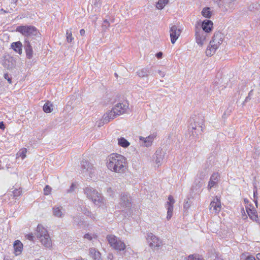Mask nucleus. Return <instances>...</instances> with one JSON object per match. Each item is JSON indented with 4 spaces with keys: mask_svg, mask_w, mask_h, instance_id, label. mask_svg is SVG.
I'll list each match as a JSON object with an SVG mask.
<instances>
[{
    "mask_svg": "<svg viewBox=\"0 0 260 260\" xmlns=\"http://www.w3.org/2000/svg\"><path fill=\"white\" fill-rule=\"evenodd\" d=\"M4 77L5 78V79L7 80V81H8V82L9 83H12V79H11V78H9V75H8V73L5 74L4 75Z\"/></svg>",
    "mask_w": 260,
    "mask_h": 260,
    "instance_id": "obj_44",
    "label": "nucleus"
},
{
    "mask_svg": "<svg viewBox=\"0 0 260 260\" xmlns=\"http://www.w3.org/2000/svg\"><path fill=\"white\" fill-rule=\"evenodd\" d=\"M204 119L201 115H194L190 119L189 129L192 130L198 129L197 127L200 128V131L203 132Z\"/></svg>",
    "mask_w": 260,
    "mask_h": 260,
    "instance_id": "obj_7",
    "label": "nucleus"
},
{
    "mask_svg": "<svg viewBox=\"0 0 260 260\" xmlns=\"http://www.w3.org/2000/svg\"><path fill=\"white\" fill-rule=\"evenodd\" d=\"M51 187L49 185H46L44 189V194L46 196L50 193L51 191Z\"/></svg>",
    "mask_w": 260,
    "mask_h": 260,
    "instance_id": "obj_39",
    "label": "nucleus"
},
{
    "mask_svg": "<svg viewBox=\"0 0 260 260\" xmlns=\"http://www.w3.org/2000/svg\"><path fill=\"white\" fill-rule=\"evenodd\" d=\"M49 235L48 231L43 225L39 224L37 228L36 236L39 239H41L44 237H48Z\"/></svg>",
    "mask_w": 260,
    "mask_h": 260,
    "instance_id": "obj_19",
    "label": "nucleus"
},
{
    "mask_svg": "<svg viewBox=\"0 0 260 260\" xmlns=\"http://www.w3.org/2000/svg\"><path fill=\"white\" fill-rule=\"evenodd\" d=\"M115 76H117V74L116 73H115Z\"/></svg>",
    "mask_w": 260,
    "mask_h": 260,
    "instance_id": "obj_63",
    "label": "nucleus"
},
{
    "mask_svg": "<svg viewBox=\"0 0 260 260\" xmlns=\"http://www.w3.org/2000/svg\"><path fill=\"white\" fill-rule=\"evenodd\" d=\"M76 184H74V183H72L71 186H70V189L68 190V192H71L72 191H73L75 189V188H76Z\"/></svg>",
    "mask_w": 260,
    "mask_h": 260,
    "instance_id": "obj_45",
    "label": "nucleus"
},
{
    "mask_svg": "<svg viewBox=\"0 0 260 260\" xmlns=\"http://www.w3.org/2000/svg\"><path fill=\"white\" fill-rule=\"evenodd\" d=\"M117 207L118 209L123 211H126L131 208V203L127 195L124 193L121 194L119 205Z\"/></svg>",
    "mask_w": 260,
    "mask_h": 260,
    "instance_id": "obj_11",
    "label": "nucleus"
},
{
    "mask_svg": "<svg viewBox=\"0 0 260 260\" xmlns=\"http://www.w3.org/2000/svg\"><path fill=\"white\" fill-rule=\"evenodd\" d=\"M99 0H95V2L94 3V5L96 6H98Z\"/></svg>",
    "mask_w": 260,
    "mask_h": 260,
    "instance_id": "obj_55",
    "label": "nucleus"
},
{
    "mask_svg": "<svg viewBox=\"0 0 260 260\" xmlns=\"http://www.w3.org/2000/svg\"><path fill=\"white\" fill-rule=\"evenodd\" d=\"M168 200L167 202L166 206H167V218L168 220H170L172 216L173 210V204L175 203V200L172 196H169L168 197Z\"/></svg>",
    "mask_w": 260,
    "mask_h": 260,
    "instance_id": "obj_17",
    "label": "nucleus"
},
{
    "mask_svg": "<svg viewBox=\"0 0 260 260\" xmlns=\"http://www.w3.org/2000/svg\"><path fill=\"white\" fill-rule=\"evenodd\" d=\"M162 56V53L161 52H159L156 54V56L158 58H161Z\"/></svg>",
    "mask_w": 260,
    "mask_h": 260,
    "instance_id": "obj_50",
    "label": "nucleus"
},
{
    "mask_svg": "<svg viewBox=\"0 0 260 260\" xmlns=\"http://www.w3.org/2000/svg\"><path fill=\"white\" fill-rule=\"evenodd\" d=\"M4 260H11L9 258H8V257H5L4 259Z\"/></svg>",
    "mask_w": 260,
    "mask_h": 260,
    "instance_id": "obj_59",
    "label": "nucleus"
},
{
    "mask_svg": "<svg viewBox=\"0 0 260 260\" xmlns=\"http://www.w3.org/2000/svg\"><path fill=\"white\" fill-rule=\"evenodd\" d=\"M89 253L90 256L94 260H99L101 257V253L99 251H97L95 248H90L89 250Z\"/></svg>",
    "mask_w": 260,
    "mask_h": 260,
    "instance_id": "obj_30",
    "label": "nucleus"
},
{
    "mask_svg": "<svg viewBox=\"0 0 260 260\" xmlns=\"http://www.w3.org/2000/svg\"><path fill=\"white\" fill-rule=\"evenodd\" d=\"M244 203H245V204H247V203H248V199H244Z\"/></svg>",
    "mask_w": 260,
    "mask_h": 260,
    "instance_id": "obj_57",
    "label": "nucleus"
},
{
    "mask_svg": "<svg viewBox=\"0 0 260 260\" xmlns=\"http://www.w3.org/2000/svg\"><path fill=\"white\" fill-rule=\"evenodd\" d=\"M223 35L219 32H215L212 38V40L210 42L211 44L216 45L218 47L223 42Z\"/></svg>",
    "mask_w": 260,
    "mask_h": 260,
    "instance_id": "obj_16",
    "label": "nucleus"
},
{
    "mask_svg": "<svg viewBox=\"0 0 260 260\" xmlns=\"http://www.w3.org/2000/svg\"><path fill=\"white\" fill-rule=\"evenodd\" d=\"M22 43L20 41L13 42L11 44V48L17 53L19 54L22 53Z\"/></svg>",
    "mask_w": 260,
    "mask_h": 260,
    "instance_id": "obj_28",
    "label": "nucleus"
},
{
    "mask_svg": "<svg viewBox=\"0 0 260 260\" xmlns=\"http://www.w3.org/2000/svg\"><path fill=\"white\" fill-rule=\"evenodd\" d=\"M16 31L25 37L36 36L38 34L37 29L31 25H21L17 27Z\"/></svg>",
    "mask_w": 260,
    "mask_h": 260,
    "instance_id": "obj_6",
    "label": "nucleus"
},
{
    "mask_svg": "<svg viewBox=\"0 0 260 260\" xmlns=\"http://www.w3.org/2000/svg\"><path fill=\"white\" fill-rule=\"evenodd\" d=\"M169 32L171 42L173 44H174L180 37L181 33V30L178 27V26L173 25L170 26Z\"/></svg>",
    "mask_w": 260,
    "mask_h": 260,
    "instance_id": "obj_12",
    "label": "nucleus"
},
{
    "mask_svg": "<svg viewBox=\"0 0 260 260\" xmlns=\"http://www.w3.org/2000/svg\"><path fill=\"white\" fill-rule=\"evenodd\" d=\"M85 33V31L84 29H81L80 30V34L81 36H84Z\"/></svg>",
    "mask_w": 260,
    "mask_h": 260,
    "instance_id": "obj_53",
    "label": "nucleus"
},
{
    "mask_svg": "<svg viewBox=\"0 0 260 260\" xmlns=\"http://www.w3.org/2000/svg\"><path fill=\"white\" fill-rule=\"evenodd\" d=\"M41 244L46 248L51 249L52 247V242L50 235L48 237L39 239Z\"/></svg>",
    "mask_w": 260,
    "mask_h": 260,
    "instance_id": "obj_23",
    "label": "nucleus"
},
{
    "mask_svg": "<svg viewBox=\"0 0 260 260\" xmlns=\"http://www.w3.org/2000/svg\"><path fill=\"white\" fill-rule=\"evenodd\" d=\"M53 215L57 217L62 218L64 216L63 209L61 206H54L52 209Z\"/></svg>",
    "mask_w": 260,
    "mask_h": 260,
    "instance_id": "obj_25",
    "label": "nucleus"
},
{
    "mask_svg": "<svg viewBox=\"0 0 260 260\" xmlns=\"http://www.w3.org/2000/svg\"><path fill=\"white\" fill-rule=\"evenodd\" d=\"M252 92H253V90H251L249 91V93H248V95L246 97V99H245V101H248V99H250V96L252 95Z\"/></svg>",
    "mask_w": 260,
    "mask_h": 260,
    "instance_id": "obj_48",
    "label": "nucleus"
},
{
    "mask_svg": "<svg viewBox=\"0 0 260 260\" xmlns=\"http://www.w3.org/2000/svg\"><path fill=\"white\" fill-rule=\"evenodd\" d=\"M66 39L68 43H71L74 40V37L72 36V32L71 29L67 30L66 31Z\"/></svg>",
    "mask_w": 260,
    "mask_h": 260,
    "instance_id": "obj_35",
    "label": "nucleus"
},
{
    "mask_svg": "<svg viewBox=\"0 0 260 260\" xmlns=\"http://www.w3.org/2000/svg\"><path fill=\"white\" fill-rule=\"evenodd\" d=\"M156 134L154 133L146 137L140 136L139 139L141 142L142 145L145 147H149L152 145L153 142L156 138Z\"/></svg>",
    "mask_w": 260,
    "mask_h": 260,
    "instance_id": "obj_13",
    "label": "nucleus"
},
{
    "mask_svg": "<svg viewBox=\"0 0 260 260\" xmlns=\"http://www.w3.org/2000/svg\"><path fill=\"white\" fill-rule=\"evenodd\" d=\"M118 144L119 146L126 148L129 146L130 143L124 138L118 139Z\"/></svg>",
    "mask_w": 260,
    "mask_h": 260,
    "instance_id": "obj_31",
    "label": "nucleus"
},
{
    "mask_svg": "<svg viewBox=\"0 0 260 260\" xmlns=\"http://www.w3.org/2000/svg\"><path fill=\"white\" fill-rule=\"evenodd\" d=\"M190 201L189 199L186 200L184 202L183 207L185 210H187L190 207Z\"/></svg>",
    "mask_w": 260,
    "mask_h": 260,
    "instance_id": "obj_41",
    "label": "nucleus"
},
{
    "mask_svg": "<svg viewBox=\"0 0 260 260\" xmlns=\"http://www.w3.org/2000/svg\"><path fill=\"white\" fill-rule=\"evenodd\" d=\"M218 7L223 12L232 11L236 7V0H228L226 2H218Z\"/></svg>",
    "mask_w": 260,
    "mask_h": 260,
    "instance_id": "obj_10",
    "label": "nucleus"
},
{
    "mask_svg": "<svg viewBox=\"0 0 260 260\" xmlns=\"http://www.w3.org/2000/svg\"><path fill=\"white\" fill-rule=\"evenodd\" d=\"M27 153V149L23 148L21 149L17 153V157H21L22 159H24L26 157Z\"/></svg>",
    "mask_w": 260,
    "mask_h": 260,
    "instance_id": "obj_34",
    "label": "nucleus"
},
{
    "mask_svg": "<svg viewBox=\"0 0 260 260\" xmlns=\"http://www.w3.org/2000/svg\"><path fill=\"white\" fill-rule=\"evenodd\" d=\"M256 258L258 260H260V253L257 254Z\"/></svg>",
    "mask_w": 260,
    "mask_h": 260,
    "instance_id": "obj_56",
    "label": "nucleus"
},
{
    "mask_svg": "<svg viewBox=\"0 0 260 260\" xmlns=\"http://www.w3.org/2000/svg\"><path fill=\"white\" fill-rule=\"evenodd\" d=\"M128 108V104L126 102L116 104L111 111H108L103 115V122H109L117 116L124 113Z\"/></svg>",
    "mask_w": 260,
    "mask_h": 260,
    "instance_id": "obj_2",
    "label": "nucleus"
},
{
    "mask_svg": "<svg viewBox=\"0 0 260 260\" xmlns=\"http://www.w3.org/2000/svg\"><path fill=\"white\" fill-rule=\"evenodd\" d=\"M53 106L50 102H47L43 106V110L46 113H50L53 110Z\"/></svg>",
    "mask_w": 260,
    "mask_h": 260,
    "instance_id": "obj_32",
    "label": "nucleus"
},
{
    "mask_svg": "<svg viewBox=\"0 0 260 260\" xmlns=\"http://www.w3.org/2000/svg\"><path fill=\"white\" fill-rule=\"evenodd\" d=\"M216 260H222V259H218H218H216Z\"/></svg>",
    "mask_w": 260,
    "mask_h": 260,
    "instance_id": "obj_64",
    "label": "nucleus"
},
{
    "mask_svg": "<svg viewBox=\"0 0 260 260\" xmlns=\"http://www.w3.org/2000/svg\"><path fill=\"white\" fill-rule=\"evenodd\" d=\"M168 0H158L156 7L158 9H162L168 4Z\"/></svg>",
    "mask_w": 260,
    "mask_h": 260,
    "instance_id": "obj_33",
    "label": "nucleus"
},
{
    "mask_svg": "<svg viewBox=\"0 0 260 260\" xmlns=\"http://www.w3.org/2000/svg\"><path fill=\"white\" fill-rule=\"evenodd\" d=\"M97 236L95 234L87 233L84 235V238L87 239L89 241H92L94 239H96Z\"/></svg>",
    "mask_w": 260,
    "mask_h": 260,
    "instance_id": "obj_36",
    "label": "nucleus"
},
{
    "mask_svg": "<svg viewBox=\"0 0 260 260\" xmlns=\"http://www.w3.org/2000/svg\"><path fill=\"white\" fill-rule=\"evenodd\" d=\"M165 156V152L162 149H158L156 151L154 159L155 163L159 167L161 165Z\"/></svg>",
    "mask_w": 260,
    "mask_h": 260,
    "instance_id": "obj_18",
    "label": "nucleus"
},
{
    "mask_svg": "<svg viewBox=\"0 0 260 260\" xmlns=\"http://www.w3.org/2000/svg\"><path fill=\"white\" fill-rule=\"evenodd\" d=\"M256 190L254 191V197H255V193H256Z\"/></svg>",
    "mask_w": 260,
    "mask_h": 260,
    "instance_id": "obj_62",
    "label": "nucleus"
},
{
    "mask_svg": "<svg viewBox=\"0 0 260 260\" xmlns=\"http://www.w3.org/2000/svg\"><path fill=\"white\" fill-rule=\"evenodd\" d=\"M147 240L149 246L152 249H158L162 245L161 240L152 233L147 235Z\"/></svg>",
    "mask_w": 260,
    "mask_h": 260,
    "instance_id": "obj_9",
    "label": "nucleus"
},
{
    "mask_svg": "<svg viewBox=\"0 0 260 260\" xmlns=\"http://www.w3.org/2000/svg\"><path fill=\"white\" fill-rule=\"evenodd\" d=\"M220 180V175L218 173H213L210 177L208 185V189L210 190L212 187L216 186Z\"/></svg>",
    "mask_w": 260,
    "mask_h": 260,
    "instance_id": "obj_15",
    "label": "nucleus"
},
{
    "mask_svg": "<svg viewBox=\"0 0 260 260\" xmlns=\"http://www.w3.org/2000/svg\"><path fill=\"white\" fill-rule=\"evenodd\" d=\"M202 15L207 19L210 18L213 14V12L211 11V8L210 7H205L201 11Z\"/></svg>",
    "mask_w": 260,
    "mask_h": 260,
    "instance_id": "obj_29",
    "label": "nucleus"
},
{
    "mask_svg": "<svg viewBox=\"0 0 260 260\" xmlns=\"http://www.w3.org/2000/svg\"><path fill=\"white\" fill-rule=\"evenodd\" d=\"M85 214L87 216H90L93 220L95 219V214L91 213L90 211H87V212H85Z\"/></svg>",
    "mask_w": 260,
    "mask_h": 260,
    "instance_id": "obj_42",
    "label": "nucleus"
},
{
    "mask_svg": "<svg viewBox=\"0 0 260 260\" xmlns=\"http://www.w3.org/2000/svg\"><path fill=\"white\" fill-rule=\"evenodd\" d=\"M75 218H75V217L73 218L74 222L75 223H77V221H76Z\"/></svg>",
    "mask_w": 260,
    "mask_h": 260,
    "instance_id": "obj_60",
    "label": "nucleus"
},
{
    "mask_svg": "<svg viewBox=\"0 0 260 260\" xmlns=\"http://www.w3.org/2000/svg\"><path fill=\"white\" fill-rule=\"evenodd\" d=\"M24 48L27 57L30 59L32 57L33 51L29 42L27 39L25 40Z\"/></svg>",
    "mask_w": 260,
    "mask_h": 260,
    "instance_id": "obj_24",
    "label": "nucleus"
},
{
    "mask_svg": "<svg viewBox=\"0 0 260 260\" xmlns=\"http://www.w3.org/2000/svg\"><path fill=\"white\" fill-rule=\"evenodd\" d=\"M221 205L220 200L217 198H215L210 204V210L213 211V213L217 214L221 210Z\"/></svg>",
    "mask_w": 260,
    "mask_h": 260,
    "instance_id": "obj_14",
    "label": "nucleus"
},
{
    "mask_svg": "<svg viewBox=\"0 0 260 260\" xmlns=\"http://www.w3.org/2000/svg\"><path fill=\"white\" fill-rule=\"evenodd\" d=\"M81 171L86 179L91 178L94 173L92 165L87 160L83 159L81 162Z\"/></svg>",
    "mask_w": 260,
    "mask_h": 260,
    "instance_id": "obj_5",
    "label": "nucleus"
},
{
    "mask_svg": "<svg viewBox=\"0 0 260 260\" xmlns=\"http://www.w3.org/2000/svg\"><path fill=\"white\" fill-rule=\"evenodd\" d=\"M13 247L15 255H19L23 249V244L19 240H16L13 244Z\"/></svg>",
    "mask_w": 260,
    "mask_h": 260,
    "instance_id": "obj_26",
    "label": "nucleus"
},
{
    "mask_svg": "<svg viewBox=\"0 0 260 260\" xmlns=\"http://www.w3.org/2000/svg\"><path fill=\"white\" fill-rule=\"evenodd\" d=\"M108 243L113 249L117 251L124 250L126 248L125 244L118 237L113 235H108L106 237Z\"/></svg>",
    "mask_w": 260,
    "mask_h": 260,
    "instance_id": "obj_4",
    "label": "nucleus"
},
{
    "mask_svg": "<svg viewBox=\"0 0 260 260\" xmlns=\"http://www.w3.org/2000/svg\"><path fill=\"white\" fill-rule=\"evenodd\" d=\"M84 193L96 206L101 207L105 205L104 197L93 188L88 186L85 187L84 188Z\"/></svg>",
    "mask_w": 260,
    "mask_h": 260,
    "instance_id": "obj_3",
    "label": "nucleus"
},
{
    "mask_svg": "<svg viewBox=\"0 0 260 260\" xmlns=\"http://www.w3.org/2000/svg\"><path fill=\"white\" fill-rule=\"evenodd\" d=\"M5 126L3 122L0 123V128L1 129H4Z\"/></svg>",
    "mask_w": 260,
    "mask_h": 260,
    "instance_id": "obj_54",
    "label": "nucleus"
},
{
    "mask_svg": "<svg viewBox=\"0 0 260 260\" xmlns=\"http://www.w3.org/2000/svg\"><path fill=\"white\" fill-rule=\"evenodd\" d=\"M246 210L250 219L254 221H256L257 220L258 216L256 211L254 207H252L251 205H249L248 206H246Z\"/></svg>",
    "mask_w": 260,
    "mask_h": 260,
    "instance_id": "obj_20",
    "label": "nucleus"
},
{
    "mask_svg": "<svg viewBox=\"0 0 260 260\" xmlns=\"http://www.w3.org/2000/svg\"><path fill=\"white\" fill-rule=\"evenodd\" d=\"M187 260H204L199 254H192L188 256Z\"/></svg>",
    "mask_w": 260,
    "mask_h": 260,
    "instance_id": "obj_37",
    "label": "nucleus"
},
{
    "mask_svg": "<svg viewBox=\"0 0 260 260\" xmlns=\"http://www.w3.org/2000/svg\"><path fill=\"white\" fill-rule=\"evenodd\" d=\"M246 260H256L255 257L252 256H248L246 258Z\"/></svg>",
    "mask_w": 260,
    "mask_h": 260,
    "instance_id": "obj_52",
    "label": "nucleus"
},
{
    "mask_svg": "<svg viewBox=\"0 0 260 260\" xmlns=\"http://www.w3.org/2000/svg\"><path fill=\"white\" fill-rule=\"evenodd\" d=\"M213 23L212 21L206 19L202 23V29L206 33L210 32L213 28Z\"/></svg>",
    "mask_w": 260,
    "mask_h": 260,
    "instance_id": "obj_21",
    "label": "nucleus"
},
{
    "mask_svg": "<svg viewBox=\"0 0 260 260\" xmlns=\"http://www.w3.org/2000/svg\"><path fill=\"white\" fill-rule=\"evenodd\" d=\"M151 73V70L148 67H145L138 70L136 74L140 78L148 77Z\"/></svg>",
    "mask_w": 260,
    "mask_h": 260,
    "instance_id": "obj_22",
    "label": "nucleus"
},
{
    "mask_svg": "<svg viewBox=\"0 0 260 260\" xmlns=\"http://www.w3.org/2000/svg\"><path fill=\"white\" fill-rule=\"evenodd\" d=\"M251 6H249V9H250V10H251V11H252V8H251Z\"/></svg>",
    "mask_w": 260,
    "mask_h": 260,
    "instance_id": "obj_61",
    "label": "nucleus"
},
{
    "mask_svg": "<svg viewBox=\"0 0 260 260\" xmlns=\"http://www.w3.org/2000/svg\"><path fill=\"white\" fill-rule=\"evenodd\" d=\"M158 74H159V75L161 77H164L165 76V72H162V71H161L159 70V71H158Z\"/></svg>",
    "mask_w": 260,
    "mask_h": 260,
    "instance_id": "obj_51",
    "label": "nucleus"
},
{
    "mask_svg": "<svg viewBox=\"0 0 260 260\" xmlns=\"http://www.w3.org/2000/svg\"><path fill=\"white\" fill-rule=\"evenodd\" d=\"M197 186H198V188H200L201 187V184H200V181L199 182L198 184H197Z\"/></svg>",
    "mask_w": 260,
    "mask_h": 260,
    "instance_id": "obj_58",
    "label": "nucleus"
},
{
    "mask_svg": "<svg viewBox=\"0 0 260 260\" xmlns=\"http://www.w3.org/2000/svg\"><path fill=\"white\" fill-rule=\"evenodd\" d=\"M126 158L118 153H112L107 158L106 166L108 169L116 173L123 174L127 169Z\"/></svg>",
    "mask_w": 260,
    "mask_h": 260,
    "instance_id": "obj_1",
    "label": "nucleus"
},
{
    "mask_svg": "<svg viewBox=\"0 0 260 260\" xmlns=\"http://www.w3.org/2000/svg\"><path fill=\"white\" fill-rule=\"evenodd\" d=\"M21 190L20 189H15L13 191V194L14 197H17L21 195Z\"/></svg>",
    "mask_w": 260,
    "mask_h": 260,
    "instance_id": "obj_40",
    "label": "nucleus"
},
{
    "mask_svg": "<svg viewBox=\"0 0 260 260\" xmlns=\"http://www.w3.org/2000/svg\"><path fill=\"white\" fill-rule=\"evenodd\" d=\"M110 26V23L107 19L105 20L102 24V28L104 31H106L107 28Z\"/></svg>",
    "mask_w": 260,
    "mask_h": 260,
    "instance_id": "obj_38",
    "label": "nucleus"
},
{
    "mask_svg": "<svg viewBox=\"0 0 260 260\" xmlns=\"http://www.w3.org/2000/svg\"><path fill=\"white\" fill-rule=\"evenodd\" d=\"M107 191L110 196H112L114 192V190L111 187H108L107 189Z\"/></svg>",
    "mask_w": 260,
    "mask_h": 260,
    "instance_id": "obj_43",
    "label": "nucleus"
},
{
    "mask_svg": "<svg viewBox=\"0 0 260 260\" xmlns=\"http://www.w3.org/2000/svg\"><path fill=\"white\" fill-rule=\"evenodd\" d=\"M252 8H255V9H258L259 7H260V4H252Z\"/></svg>",
    "mask_w": 260,
    "mask_h": 260,
    "instance_id": "obj_49",
    "label": "nucleus"
},
{
    "mask_svg": "<svg viewBox=\"0 0 260 260\" xmlns=\"http://www.w3.org/2000/svg\"><path fill=\"white\" fill-rule=\"evenodd\" d=\"M26 236L27 237V239H29V240H30V241L33 240L34 236H33L32 234H28Z\"/></svg>",
    "mask_w": 260,
    "mask_h": 260,
    "instance_id": "obj_47",
    "label": "nucleus"
},
{
    "mask_svg": "<svg viewBox=\"0 0 260 260\" xmlns=\"http://www.w3.org/2000/svg\"><path fill=\"white\" fill-rule=\"evenodd\" d=\"M205 176V175L203 173H200V174H197V177L202 180L204 178Z\"/></svg>",
    "mask_w": 260,
    "mask_h": 260,
    "instance_id": "obj_46",
    "label": "nucleus"
},
{
    "mask_svg": "<svg viewBox=\"0 0 260 260\" xmlns=\"http://www.w3.org/2000/svg\"><path fill=\"white\" fill-rule=\"evenodd\" d=\"M218 47L216 45L211 44L209 43V45L206 51V54L207 56H211L215 53L216 50Z\"/></svg>",
    "mask_w": 260,
    "mask_h": 260,
    "instance_id": "obj_27",
    "label": "nucleus"
},
{
    "mask_svg": "<svg viewBox=\"0 0 260 260\" xmlns=\"http://www.w3.org/2000/svg\"><path fill=\"white\" fill-rule=\"evenodd\" d=\"M207 33L204 31L201 28L196 27L195 29V39L197 44L202 47L207 42Z\"/></svg>",
    "mask_w": 260,
    "mask_h": 260,
    "instance_id": "obj_8",
    "label": "nucleus"
}]
</instances>
